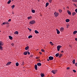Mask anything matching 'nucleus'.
Masks as SVG:
<instances>
[{
  "mask_svg": "<svg viewBox=\"0 0 77 77\" xmlns=\"http://www.w3.org/2000/svg\"><path fill=\"white\" fill-rule=\"evenodd\" d=\"M37 65L38 66H41L42 64H41V63H37Z\"/></svg>",
  "mask_w": 77,
  "mask_h": 77,
  "instance_id": "nucleus-12",
  "label": "nucleus"
},
{
  "mask_svg": "<svg viewBox=\"0 0 77 77\" xmlns=\"http://www.w3.org/2000/svg\"><path fill=\"white\" fill-rule=\"evenodd\" d=\"M39 57H36V59H39Z\"/></svg>",
  "mask_w": 77,
  "mask_h": 77,
  "instance_id": "nucleus-48",
  "label": "nucleus"
},
{
  "mask_svg": "<svg viewBox=\"0 0 77 77\" xmlns=\"http://www.w3.org/2000/svg\"><path fill=\"white\" fill-rule=\"evenodd\" d=\"M29 23L31 24H33L35 23V21L34 20H31L29 22Z\"/></svg>",
  "mask_w": 77,
  "mask_h": 77,
  "instance_id": "nucleus-2",
  "label": "nucleus"
},
{
  "mask_svg": "<svg viewBox=\"0 0 77 77\" xmlns=\"http://www.w3.org/2000/svg\"><path fill=\"white\" fill-rule=\"evenodd\" d=\"M59 55V53H57V54H56L55 55V56L56 57H58Z\"/></svg>",
  "mask_w": 77,
  "mask_h": 77,
  "instance_id": "nucleus-18",
  "label": "nucleus"
},
{
  "mask_svg": "<svg viewBox=\"0 0 77 77\" xmlns=\"http://www.w3.org/2000/svg\"><path fill=\"white\" fill-rule=\"evenodd\" d=\"M74 5H75V6H76V5L75 4H74Z\"/></svg>",
  "mask_w": 77,
  "mask_h": 77,
  "instance_id": "nucleus-57",
  "label": "nucleus"
},
{
  "mask_svg": "<svg viewBox=\"0 0 77 77\" xmlns=\"http://www.w3.org/2000/svg\"><path fill=\"white\" fill-rule=\"evenodd\" d=\"M9 37L10 39H11V40H12V39H13L12 37L9 36Z\"/></svg>",
  "mask_w": 77,
  "mask_h": 77,
  "instance_id": "nucleus-17",
  "label": "nucleus"
},
{
  "mask_svg": "<svg viewBox=\"0 0 77 77\" xmlns=\"http://www.w3.org/2000/svg\"><path fill=\"white\" fill-rule=\"evenodd\" d=\"M12 14H14V12H12Z\"/></svg>",
  "mask_w": 77,
  "mask_h": 77,
  "instance_id": "nucleus-52",
  "label": "nucleus"
},
{
  "mask_svg": "<svg viewBox=\"0 0 77 77\" xmlns=\"http://www.w3.org/2000/svg\"><path fill=\"white\" fill-rule=\"evenodd\" d=\"M5 24H9V23H8V22L6 21V22H5Z\"/></svg>",
  "mask_w": 77,
  "mask_h": 77,
  "instance_id": "nucleus-39",
  "label": "nucleus"
},
{
  "mask_svg": "<svg viewBox=\"0 0 77 77\" xmlns=\"http://www.w3.org/2000/svg\"><path fill=\"white\" fill-rule=\"evenodd\" d=\"M73 63L75 64V59H74L72 61Z\"/></svg>",
  "mask_w": 77,
  "mask_h": 77,
  "instance_id": "nucleus-34",
  "label": "nucleus"
},
{
  "mask_svg": "<svg viewBox=\"0 0 77 77\" xmlns=\"http://www.w3.org/2000/svg\"><path fill=\"white\" fill-rule=\"evenodd\" d=\"M75 41H77V38H75Z\"/></svg>",
  "mask_w": 77,
  "mask_h": 77,
  "instance_id": "nucleus-53",
  "label": "nucleus"
},
{
  "mask_svg": "<svg viewBox=\"0 0 77 77\" xmlns=\"http://www.w3.org/2000/svg\"><path fill=\"white\" fill-rule=\"evenodd\" d=\"M32 13H35V10H32Z\"/></svg>",
  "mask_w": 77,
  "mask_h": 77,
  "instance_id": "nucleus-32",
  "label": "nucleus"
},
{
  "mask_svg": "<svg viewBox=\"0 0 77 77\" xmlns=\"http://www.w3.org/2000/svg\"><path fill=\"white\" fill-rule=\"evenodd\" d=\"M11 8H12V9H14V8H15V5H12L11 6Z\"/></svg>",
  "mask_w": 77,
  "mask_h": 77,
  "instance_id": "nucleus-27",
  "label": "nucleus"
},
{
  "mask_svg": "<svg viewBox=\"0 0 77 77\" xmlns=\"http://www.w3.org/2000/svg\"><path fill=\"white\" fill-rule=\"evenodd\" d=\"M16 65L17 66H18L19 65V63H16Z\"/></svg>",
  "mask_w": 77,
  "mask_h": 77,
  "instance_id": "nucleus-28",
  "label": "nucleus"
},
{
  "mask_svg": "<svg viewBox=\"0 0 77 77\" xmlns=\"http://www.w3.org/2000/svg\"><path fill=\"white\" fill-rule=\"evenodd\" d=\"M50 44H51V45H54V44H53V42H50Z\"/></svg>",
  "mask_w": 77,
  "mask_h": 77,
  "instance_id": "nucleus-23",
  "label": "nucleus"
},
{
  "mask_svg": "<svg viewBox=\"0 0 77 77\" xmlns=\"http://www.w3.org/2000/svg\"><path fill=\"white\" fill-rule=\"evenodd\" d=\"M49 2L51 3L52 2V0H49Z\"/></svg>",
  "mask_w": 77,
  "mask_h": 77,
  "instance_id": "nucleus-36",
  "label": "nucleus"
},
{
  "mask_svg": "<svg viewBox=\"0 0 77 77\" xmlns=\"http://www.w3.org/2000/svg\"><path fill=\"white\" fill-rule=\"evenodd\" d=\"M75 14H76V13H75V12H73L72 13V15L73 16L75 15Z\"/></svg>",
  "mask_w": 77,
  "mask_h": 77,
  "instance_id": "nucleus-24",
  "label": "nucleus"
},
{
  "mask_svg": "<svg viewBox=\"0 0 77 77\" xmlns=\"http://www.w3.org/2000/svg\"><path fill=\"white\" fill-rule=\"evenodd\" d=\"M38 1V2H39V0H37Z\"/></svg>",
  "mask_w": 77,
  "mask_h": 77,
  "instance_id": "nucleus-60",
  "label": "nucleus"
},
{
  "mask_svg": "<svg viewBox=\"0 0 77 77\" xmlns=\"http://www.w3.org/2000/svg\"><path fill=\"white\" fill-rule=\"evenodd\" d=\"M0 32H1V31H0Z\"/></svg>",
  "mask_w": 77,
  "mask_h": 77,
  "instance_id": "nucleus-62",
  "label": "nucleus"
},
{
  "mask_svg": "<svg viewBox=\"0 0 77 77\" xmlns=\"http://www.w3.org/2000/svg\"><path fill=\"white\" fill-rule=\"evenodd\" d=\"M41 51H42V52H44L45 51H44V50L42 49Z\"/></svg>",
  "mask_w": 77,
  "mask_h": 77,
  "instance_id": "nucleus-38",
  "label": "nucleus"
},
{
  "mask_svg": "<svg viewBox=\"0 0 77 77\" xmlns=\"http://www.w3.org/2000/svg\"><path fill=\"white\" fill-rule=\"evenodd\" d=\"M75 65L76 66H77V63H75Z\"/></svg>",
  "mask_w": 77,
  "mask_h": 77,
  "instance_id": "nucleus-46",
  "label": "nucleus"
},
{
  "mask_svg": "<svg viewBox=\"0 0 77 77\" xmlns=\"http://www.w3.org/2000/svg\"><path fill=\"white\" fill-rule=\"evenodd\" d=\"M11 2V0H9L8 2V4H10V3Z\"/></svg>",
  "mask_w": 77,
  "mask_h": 77,
  "instance_id": "nucleus-30",
  "label": "nucleus"
},
{
  "mask_svg": "<svg viewBox=\"0 0 77 77\" xmlns=\"http://www.w3.org/2000/svg\"><path fill=\"white\" fill-rule=\"evenodd\" d=\"M24 64V63H23L22 64V65H23Z\"/></svg>",
  "mask_w": 77,
  "mask_h": 77,
  "instance_id": "nucleus-49",
  "label": "nucleus"
},
{
  "mask_svg": "<svg viewBox=\"0 0 77 77\" xmlns=\"http://www.w3.org/2000/svg\"><path fill=\"white\" fill-rule=\"evenodd\" d=\"M4 44L2 42V41L0 42V45H1V46H3Z\"/></svg>",
  "mask_w": 77,
  "mask_h": 77,
  "instance_id": "nucleus-7",
  "label": "nucleus"
},
{
  "mask_svg": "<svg viewBox=\"0 0 77 77\" xmlns=\"http://www.w3.org/2000/svg\"><path fill=\"white\" fill-rule=\"evenodd\" d=\"M39 62H41V61H40V60H39Z\"/></svg>",
  "mask_w": 77,
  "mask_h": 77,
  "instance_id": "nucleus-58",
  "label": "nucleus"
},
{
  "mask_svg": "<svg viewBox=\"0 0 77 77\" xmlns=\"http://www.w3.org/2000/svg\"><path fill=\"white\" fill-rule=\"evenodd\" d=\"M73 2H77V0H72Z\"/></svg>",
  "mask_w": 77,
  "mask_h": 77,
  "instance_id": "nucleus-33",
  "label": "nucleus"
},
{
  "mask_svg": "<svg viewBox=\"0 0 77 77\" xmlns=\"http://www.w3.org/2000/svg\"><path fill=\"white\" fill-rule=\"evenodd\" d=\"M12 1H14V0H11Z\"/></svg>",
  "mask_w": 77,
  "mask_h": 77,
  "instance_id": "nucleus-61",
  "label": "nucleus"
},
{
  "mask_svg": "<svg viewBox=\"0 0 77 77\" xmlns=\"http://www.w3.org/2000/svg\"><path fill=\"white\" fill-rule=\"evenodd\" d=\"M54 16H55V17H58V16L59 15V13H57V12H55L54 13Z\"/></svg>",
  "mask_w": 77,
  "mask_h": 77,
  "instance_id": "nucleus-1",
  "label": "nucleus"
},
{
  "mask_svg": "<svg viewBox=\"0 0 77 77\" xmlns=\"http://www.w3.org/2000/svg\"><path fill=\"white\" fill-rule=\"evenodd\" d=\"M48 5H49L48 2L46 3V7H47L48 6Z\"/></svg>",
  "mask_w": 77,
  "mask_h": 77,
  "instance_id": "nucleus-20",
  "label": "nucleus"
},
{
  "mask_svg": "<svg viewBox=\"0 0 77 77\" xmlns=\"http://www.w3.org/2000/svg\"><path fill=\"white\" fill-rule=\"evenodd\" d=\"M23 54L24 55H27V52H24L23 53Z\"/></svg>",
  "mask_w": 77,
  "mask_h": 77,
  "instance_id": "nucleus-15",
  "label": "nucleus"
},
{
  "mask_svg": "<svg viewBox=\"0 0 77 77\" xmlns=\"http://www.w3.org/2000/svg\"><path fill=\"white\" fill-rule=\"evenodd\" d=\"M28 30H30V31H32V29H30L29 28H28Z\"/></svg>",
  "mask_w": 77,
  "mask_h": 77,
  "instance_id": "nucleus-44",
  "label": "nucleus"
},
{
  "mask_svg": "<svg viewBox=\"0 0 77 77\" xmlns=\"http://www.w3.org/2000/svg\"><path fill=\"white\" fill-rule=\"evenodd\" d=\"M73 71L74 72H76V71L75 70H73Z\"/></svg>",
  "mask_w": 77,
  "mask_h": 77,
  "instance_id": "nucleus-42",
  "label": "nucleus"
},
{
  "mask_svg": "<svg viewBox=\"0 0 77 77\" xmlns=\"http://www.w3.org/2000/svg\"><path fill=\"white\" fill-rule=\"evenodd\" d=\"M35 33L38 34V33H39V32H38V31L35 30Z\"/></svg>",
  "mask_w": 77,
  "mask_h": 77,
  "instance_id": "nucleus-26",
  "label": "nucleus"
},
{
  "mask_svg": "<svg viewBox=\"0 0 77 77\" xmlns=\"http://www.w3.org/2000/svg\"><path fill=\"white\" fill-rule=\"evenodd\" d=\"M39 53H40V54H42V53L41 52H39Z\"/></svg>",
  "mask_w": 77,
  "mask_h": 77,
  "instance_id": "nucleus-50",
  "label": "nucleus"
},
{
  "mask_svg": "<svg viewBox=\"0 0 77 77\" xmlns=\"http://www.w3.org/2000/svg\"><path fill=\"white\" fill-rule=\"evenodd\" d=\"M33 57V55H31V57Z\"/></svg>",
  "mask_w": 77,
  "mask_h": 77,
  "instance_id": "nucleus-51",
  "label": "nucleus"
},
{
  "mask_svg": "<svg viewBox=\"0 0 77 77\" xmlns=\"http://www.w3.org/2000/svg\"><path fill=\"white\" fill-rule=\"evenodd\" d=\"M32 16H30L28 17V20H30V19H32Z\"/></svg>",
  "mask_w": 77,
  "mask_h": 77,
  "instance_id": "nucleus-25",
  "label": "nucleus"
},
{
  "mask_svg": "<svg viewBox=\"0 0 77 77\" xmlns=\"http://www.w3.org/2000/svg\"><path fill=\"white\" fill-rule=\"evenodd\" d=\"M11 45L12 46H14V43H12L11 44Z\"/></svg>",
  "mask_w": 77,
  "mask_h": 77,
  "instance_id": "nucleus-43",
  "label": "nucleus"
},
{
  "mask_svg": "<svg viewBox=\"0 0 77 77\" xmlns=\"http://www.w3.org/2000/svg\"><path fill=\"white\" fill-rule=\"evenodd\" d=\"M56 30L57 34H59V33H60V31L59 30H58L57 29H56Z\"/></svg>",
  "mask_w": 77,
  "mask_h": 77,
  "instance_id": "nucleus-9",
  "label": "nucleus"
},
{
  "mask_svg": "<svg viewBox=\"0 0 77 77\" xmlns=\"http://www.w3.org/2000/svg\"><path fill=\"white\" fill-rule=\"evenodd\" d=\"M29 47L28 46L25 48V49L26 50H28V49H29Z\"/></svg>",
  "mask_w": 77,
  "mask_h": 77,
  "instance_id": "nucleus-13",
  "label": "nucleus"
},
{
  "mask_svg": "<svg viewBox=\"0 0 77 77\" xmlns=\"http://www.w3.org/2000/svg\"><path fill=\"white\" fill-rule=\"evenodd\" d=\"M75 12L77 13V9H76L75 10Z\"/></svg>",
  "mask_w": 77,
  "mask_h": 77,
  "instance_id": "nucleus-45",
  "label": "nucleus"
},
{
  "mask_svg": "<svg viewBox=\"0 0 77 77\" xmlns=\"http://www.w3.org/2000/svg\"><path fill=\"white\" fill-rule=\"evenodd\" d=\"M35 70H37V69H38V66H37V65L36 64L35 65Z\"/></svg>",
  "mask_w": 77,
  "mask_h": 77,
  "instance_id": "nucleus-6",
  "label": "nucleus"
},
{
  "mask_svg": "<svg viewBox=\"0 0 77 77\" xmlns=\"http://www.w3.org/2000/svg\"><path fill=\"white\" fill-rule=\"evenodd\" d=\"M52 73H53L54 74H55L57 72V70H53L51 71Z\"/></svg>",
  "mask_w": 77,
  "mask_h": 77,
  "instance_id": "nucleus-3",
  "label": "nucleus"
},
{
  "mask_svg": "<svg viewBox=\"0 0 77 77\" xmlns=\"http://www.w3.org/2000/svg\"><path fill=\"white\" fill-rule=\"evenodd\" d=\"M59 12H60V13H61V12H62V11L60 9L59 10Z\"/></svg>",
  "mask_w": 77,
  "mask_h": 77,
  "instance_id": "nucleus-35",
  "label": "nucleus"
},
{
  "mask_svg": "<svg viewBox=\"0 0 77 77\" xmlns=\"http://www.w3.org/2000/svg\"><path fill=\"white\" fill-rule=\"evenodd\" d=\"M63 9H65V8H63Z\"/></svg>",
  "mask_w": 77,
  "mask_h": 77,
  "instance_id": "nucleus-59",
  "label": "nucleus"
},
{
  "mask_svg": "<svg viewBox=\"0 0 77 77\" xmlns=\"http://www.w3.org/2000/svg\"><path fill=\"white\" fill-rule=\"evenodd\" d=\"M77 33V31H75L73 32V35H75Z\"/></svg>",
  "mask_w": 77,
  "mask_h": 77,
  "instance_id": "nucleus-19",
  "label": "nucleus"
},
{
  "mask_svg": "<svg viewBox=\"0 0 77 77\" xmlns=\"http://www.w3.org/2000/svg\"><path fill=\"white\" fill-rule=\"evenodd\" d=\"M67 8H68V9H69V7H67Z\"/></svg>",
  "mask_w": 77,
  "mask_h": 77,
  "instance_id": "nucleus-56",
  "label": "nucleus"
},
{
  "mask_svg": "<svg viewBox=\"0 0 77 77\" xmlns=\"http://www.w3.org/2000/svg\"><path fill=\"white\" fill-rule=\"evenodd\" d=\"M67 13H68V14L69 15H71V12H70V11H67Z\"/></svg>",
  "mask_w": 77,
  "mask_h": 77,
  "instance_id": "nucleus-16",
  "label": "nucleus"
},
{
  "mask_svg": "<svg viewBox=\"0 0 77 77\" xmlns=\"http://www.w3.org/2000/svg\"><path fill=\"white\" fill-rule=\"evenodd\" d=\"M61 47H62V46H60V45H58L57 46V51H59L60 50V48Z\"/></svg>",
  "mask_w": 77,
  "mask_h": 77,
  "instance_id": "nucleus-4",
  "label": "nucleus"
},
{
  "mask_svg": "<svg viewBox=\"0 0 77 77\" xmlns=\"http://www.w3.org/2000/svg\"><path fill=\"white\" fill-rule=\"evenodd\" d=\"M66 23H68V22H69V19H66Z\"/></svg>",
  "mask_w": 77,
  "mask_h": 77,
  "instance_id": "nucleus-14",
  "label": "nucleus"
},
{
  "mask_svg": "<svg viewBox=\"0 0 77 77\" xmlns=\"http://www.w3.org/2000/svg\"><path fill=\"white\" fill-rule=\"evenodd\" d=\"M14 34L18 35V31H16L14 32Z\"/></svg>",
  "mask_w": 77,
  "mask_h": 77,
  "instance_id": "nucleus-21",
  "label": "nucleus"
},
{
  "mask_svg": "<svg viewBox=\"0 0 77 77\" xmlns=\"http://www.w3.org/2000/svg\"><path fill=\"white\" fill-rule=\"evenodd\" d=\"M63 54H59V57L60 58L62 57Z\"/></svg>",
  "mask_w": 77,
  "mask_h": 77,
  "instance_id": "nucleus-10",
  "label": "nucleus"
},
{
  "mask_svg": "<svg viewBox=\"0 0 77 77\" xmlns=\"http://www.w3.org/2000/svg\"><path fill=\"white\" fill-rule=\"evenodd\" d=\"M63 30H64V28L63 27H61L60 28V30L61 32H63Z\"/></svg>",
  "mask_w": 77,
  "mask_h": 77,
  "instance_id": "nucleus-8",
  "label": "nucleus"
},
{
  "mask_svg": "<svg viewBox=\"0 0 77 77\" xmlns=\"http://www.w3.org/2000/svg\"><path fill=\"white\" fill-rule=\"evenodd\" d=\"M10 21H11V19H9L8 21V22H10Z\"/></svg>",
  "mask_w": 77,
  "mask_h": 77,
  "instance_id": "nucleus-40",
  "label": "nucleus"
},
{
  "mask_svg": "<svg viewBox=\"0 0 77 77\" xmlns=\"http://www.w3.org/2000/svg\"><path fill=\"white\" fill-rule=\"evenodd\" d=\"M47 60H48V61H49V60H50L48 59Z\"/></svg>",
  "mask_w": 77,
  "mask_h": 77,
  "instance_id": "nucleus-55",
  "label": "nucleus"
},
{
  "mask_svg": "<svg viewBox=\"0 0 77 77\" xmlns=\"http://www.w3.org/2000/svg\"><path fill=\"white\" fill-rule=\"evenodd\" d=\"M11 63H12V62H8L6 64V66H8V65H10Z\"/></svg>",
  "mask_w": 77,
  "mask_h": 77,
  "instance_id": "nucleus-11",
  "label": "nucleus"
},
{
  "mask_svg": "<svg viewBox=\"0 0 77 77\" xmlns=\"http://www.w3.org/2000/svg\"><path fill=\"white\" fill-rule=\"evenodd\" d=\"M27 52L28 54L29 55L30 54V53L28 51H27Z\"/></svg>",
  "mask_w": 77,
  "mask_h": 77,
  "instance_id": "nucleus-41",
  "label": "nucleus"
},
{
  "mask_svg": "<svg viewBox=\"0 0 77 77\" xmlns=\"http://www.w3.org/2000/svg\"><path fill=\"white\" fill-rule=\"evenodd\" d=\"M61 53H63V51H61Z\"/></svg>",
  "mask_w": 77,
  "mask_h": 77,
  "instance_id": "nucleus-54",
  "label": "nucleus"
},
{
  "mask_svg": "<svg viewBox=\"0 0 77 77\" xmlns=\"http://www.w3.org/2000/svg\"><path fill=\"white\" fill-rule=\"evenodd\" d=\"M41 76L42 77H44V74H43L41 75Z\"/></svg>",
  "mask_w": 77,
  "mask_h": 77,
  "instance_id": "nucleus-37",
  "label": "nucleus"
},
{
  "mask_svg": "<svg viewBox=\"0 0 77 77\" xmlns=\"http://www.w3.org/2000/svg\"><path fill=\"white\" fill-rule=\"evenodd\" d=\"M0 50H3V47L1 45H0Z\"/></svg>",
  "mask_w": 77,
  "mask_h": 77,
  "instance_id": "nucleus-22",
  "label": "nucleus"
},
{
  "mask_svg": "<svg viewBox=\"0 0 77 77\" xmlns=\"http://www.w3.org/2000/svg\"><path fill=\"white\" fill-rule=\"evenodd\" d=\"M5 22L2 23V24H1L2 26H3V25H5Z\"/></svg>",
  "mask_w": 77,
  "mask_h": 77,
  "instance_id": "nucleus-31",
  "label": "nucleus"
},
{
  "mask_svg": "<svg viewBox=\"0 0 77 77\" xmlns=\"http://www.w3.org/2000/svg\"><path fill=\"white\" fill-rule=\"evenodd\" d=\"M32 38V35H29L28 37L29 39H30V38Z\"/></svg>",
  "mask_w": 77,
  "mask_h": 77,
  "instance_id": "nucleus-29",
  "label": "nucleus"
},
{
  "mask_svg": "<svg viewBox=\"0 0 77 77\" xmlns=\"http://www.w3.org/2000/svg\"><path fill=\"white\" fill-rule=\"evenodd\" d=\"M70 68L69 67H67V69H69Z\"/></svg>",
  "mask_w": 77,
  "mask_h": 77,
  "instance_id": "nucleus-47",
  "label": "nucleus"
},
{
  "mask_svg": "<svg viewBox=\"0 0 77 77\" xmlns=\"http://www.w3.org/2000/svg\"><path fill=\"white\" fill-rule=\"evenodd\" d=\"M53 59H54V58H53V57L50 56L49 57V59L50 60H53Z\"/></svg>",
  "mask_w": 77,
  "mask_h": 77,
  "instance_id": "nucleus-5",
  "label": "nucleus"
}]
</instances>
